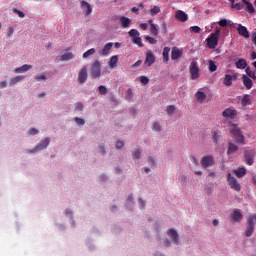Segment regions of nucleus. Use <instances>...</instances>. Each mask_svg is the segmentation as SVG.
Segmentation results:
<instances>
[{
    "instance_id": "nucleus-24",
    "label": "nucleus",
    "mask_w": 256,
    "mask_h": 256,
    "mask_svg": "<svg viewBox=\"0 0 256 256\" xmlns=\"http://www.w3.org/2000/svg\"><path fill=\"white\" fill-rule=\"evenodd\" d=\"M195 98L197 99V101L199 103H203V101H205L207 99V94H205V92L198 90L195 94Z\"/></svg>"
},
{
    "instance_id": "nucleus-12",
    "label": "nucleus",
    "mask_w": 256,
    "mask_h": 256,
    "mask_svg": "<svg viewBox=\"0 0 256 256\" xmlns=\"http://www.w3.org/2000/svg\"><path fill=\"white\" fill-rule=\"evenodd\" d=\"M167 235H168V237H170L171 241H173V243H175V245H178V243H179V233H177V230L168 229Z\"/></svg>"
},
{
    "instance_id": "nucleus-7",
    "label": "nucleus",
    "mask_w": 256,
    "mask_h": 256,
    "mask_svg": "<svg viewBox=\"0 0 256 256\" xmlns=\"http://www.w3.org/2000/svg\"><path fill=\"white\" fill-rule=\"evenodd\" d=\"M92 79H99L101 77V63L96 60L91 67Z\"/></svg>"
},
{
    "instance_id": "nucleus-42",
    "label": "nucleus",
    "mask_w": 256,
    "mask_h": 256,
    "mask_svg": "<svg viewBox=\"0 0 256 256\" xmlns=\"http://www.w3.org/2000/svg\"><path fill=\"white\" fill-rule=\"evenodd\" d=\"M158 13H161V8H159V6H154L151 10H150V15L155 16Z\"/></svg>"
},
{
    "instance_id": "nucleus-35",
    "label": "nucleus",
    "mask_w": 256,
    "mask_h": 256,
    "mask_svg": "<svg viewBox=\"0 0 256 256\" xmlns=\"http://www.w3.org/2000/svg\"><path fill=\"white\" fill-rule=\"evenodd\" d=\"M23 79H25V76H16L10 79L9 85L10 86L16 85V83L23 81Z\"/></svg>"
},
{
    "instance_id": "nucleus-21",
    "label": "nucleus",
    "mask_w": 256,
    "mask_h": 256,
    "mask_svg": "<svg viewBox=\"0 0 256 256\" xmlns=\"http://www.w3.org/2000/svg\"><path fill=\"white\" fill-rule=\"evenodd\" d=\"M81 7L82 9H85L86 16H89L91 13H93V8H91V5L87 1L83 0L81 2Z\"/></svg>"
},
{
    "instance_id": "nucleus-39",
    "label": "nucleus",
    "mask_w": 256,
    "mask_h": 256,
    "mask_svg": "<svg viewBox=\"0 0 256 256\" xmlns=\"http://www.w3.org/2000/svg\"><path fill=\"white\" fill-rule=\"evenodd\" d=\"M246 74L248 75V77H250L251 79H254V81H256L255 72L253 70H251V67L246 68Z\"/></svg>"
},
{
    "instance_id": "nucleus-34",
    "label": "nucleus",
    "mask_w": 256,
    "mask_h": 256,
    "mask_svg": "<svg viewBox=\"0 0 256 256\" xmlns=\"http://www.w3.org/2000/svg\"><path fill=\"white\" fill-rule=\"evenodd\" d=\"M73 57H75V55L72 52H67L60 57V60L71 61V59H73Z\"/></svg>"
},
{
    "instance_id": "nucleus-15",
    "label": "nucleus",
    "mask_w": 256,
    "mask_h": 256,
    "mask_svg": "<svg viewBox=\"0 0 256 256\" xmlns=\"http://www.w3.org/2000/svg\"><path fill=\"white\" fill-rule=\"evenodd\" d=\"M183 57V52L179 50V48L174 47L171 51V59L172 61H177V59H181Z\"/></svg>"
},
{
    "instance_id": "nucleus-30",
    "label": "nucleus",
    "mask_w": 256,
    "mask_h": 256,
    "mask_svg": "<svg viewBox=\"0 0 256 256\" xmlns=\"http://www.w3.org/2000/svg\"><path fill=\"white\" fill-rule=\"evenodd\" d=\"M224 85H226V87H231V85H233V76L231 74L225 75Z\"/></svg>"
},
{
    "instance_id": "nucleus-31",
    "label": "nucleus",
    "mask_w": 256,
    "mask_h": 256,
    "mask_svg": "<svg viewBox=\"0 0 256 256\" xmlns=\"http://www.w3.org/2000/svg\"><path fill=\"white\" fill-rule=\"evenodd\" d=\"M230 133L235 136L239 135L241 132V128L237 127V124H231Z\"/></svg>"
},
{
    "instance_id": "nucleus-4",
    "label": "nucleus",
    "mask_w": 256,
    "mask_h": 256,
    "mask_svg": "<svg viewBox=\"0 0 256 256\" xmlns=\"http://www.w3.org/2000/svg\"><path fill=\"white\" fill-rule=\"evenodd\" d=\"M227 182L233 191H241V184L231 175V173H227Z\"/></svg>"
},
{
    "instance_id": "nucleus-51",
    "label": "nucleus",
    "mask_w": 256,
    "mask_h": 256,
    "mask_svg": "<svg viewBox=\"0 0 256 256\" xmlns=\"http://www.w3.org/2000/svg\"><path fill=\"white\" fill-rule=\"evenodd\" d=\"M232 8L233 9H237V11H241V9H243V4L241 3H232Z\"/></svg>"
},
{
    "instance_id": "nucleus-19",
    "label": "nucleus",
    "mask_w": 256,
    "mask_h": 256,
    "mask_svg": "<svg viewBox=\"0 0 256 256\" xmlns=\"http://www.w3.org/2000/svg\"><path fill=\"white\" fill-rule=\"evenodd\" d=\"M237 31L241 37H244L245 39H249V30H247V27L239 24Z\"/></svg>"
},
{
    "instance_id": "nucleus-10",
    "label": "nucleus",
    "mask_w": 256,
    "mask_h": 256,
    "mask_svg": "<svg viewBox=\"0 0 256 256\" xmlns=\"http://www.w3.org/2000/svg\"><path fill=\"white\" fill-rule=\"evenodd\" d=\"M222 117H224L225 119H237V110L233 109V108H226L223 112H222Z\"/></svg>"
},
{
    "instance_id": "nucleus-56",
    "label": "nucleus",
    "mask_w": 256,
    "mask_h": 256,
    "mask_svg": "<svg viewBox=\"0 0 256 256\" xmlns=\"http://www.w3.org/2000/svg\"><path fill=\"white\" fill-rule=\"evenodd\" d=\"M125 144L123 143V141H117L116 143H115V147H116V149H123V146H124Z\"/></svg>"
},
{
    "instance_id": "nucleus-41",
    "label": "nucleus",
    "mask_w": 256,
    "mask_h": 256,
    "mask_svg": "<svg viewBox=\"0 0 256 256\" xmlns=\"http://www.w3.org/2000/svg\"><path fill=\"white\" fill-rule=\"evenodd\" d=\"M74 121L79 127H83V125H85V119L83 118L75 117Z\"/></svg>"
},
{
    "instance_id": "nucleus-62",
    "label": "nucleus",
    "mask_w": 256,
    "mask_h": 256,
    "mask_svg": "<svg viewBox=\"0 0 256 256\" xmlns=\"http://www.w3.org/2000/svg\"><path fill=\"white\" fill-rule=\"evenodd\" d=\"M141 60L136 61L133 65H132V69H137V67H141Z\"/></svg>"
},
{
    "instance_id": "nucleus-37",
    "label": "nucleus",
    "mask_w": 256,
    "mask_h": 256,
    "mask_svg": "<svg viewBox=\"0 0 256 256\" xmlns=\"http://www.w3.org/2000/svg\"><path fill=\"white\" fill-rule=\"evenodd\" d=\"M91 55H95V48H91L89 50H87L83 55V59H87L89 57H91Z\"/></svg>"
},
{
    "instance_id": "nucleus-25",
    "label": "nucleus",
    "mask_w": 256,
    "mask_h": 256,
    "mask_svg": "<svg viewBox=\"0 0 256 256\" xmlns=\"http://www.w3.org/2000/svg\"><path fill=\"white\" fill-rule=\"evenodd\" d=\"M119 61V57L117 55L112 56L109 61L108 65L111 69H115L117 67V62Z\"/></svg>"
},
{
    "instance_id": "nucleus-60",
    "label": "nucleus",
    "mask_w": 256,
    "mask_h": 256,
    "mask_svg": "<svg viewBox=\"0 0 256 256\" xmlns=\"http://www.w3.org/2000/svg\"><path fill=\"white\" fill-rule=\"evenodd\" d=\"M219 142V134L217 132L213 133V143Z\"/></svg>"
},
{
    "instance_id": "nucleus-49",
    "label": "nucleus",
    "mask_w": 256,
    "mask_h": 256,
    "mask_svg": "<svg viewBox=\"0 0 256 256\" xmlns=\"http://www.w3.org/2000/svg\"><path fill=\"white\" fill-rule=\"evenodd\" d=\"M98 91H99L100 95H105L107 93V88L103 85H100L98 87Z\"/></svg>"
},
{
    "instance_id": "nucleus-57",
    "label": "nucleus",
    "mask_w": 256,
    "mask_h": 256,
    "mask_svg": "<svg viewBox=\"0 0 256 256\" xmlns=\"http://www.w3.org/2000/svg\"><path fill=\"white\" fill-rule=\"evenodd\" d=\"M14 31H15V29L13 28V26H9L6 37H11V35H13Z\"/></svg>"
},
{
    "instance_id": "nucleus-53",
    "label": "nucleus",
    "mask_w": 256,
    "mask_h": 256,
    "mask_svg": "<svg viewBox=\"0 0 256 256\" xmlns=\"http://www.w3.org/2000/svg\"><path fill=\"white\" fill-rule=\"evenodd\" d=\"M98 149H99V153L101 154V155H105V144H100L99 146H98Z\"/></svg>"
},
{
    "instance_id": "nucleus-1",
    "label": "nucleus",
    "mask_w": 256,
    "mask_h": 256,
    "mask_svg": "<svg viewBox=\"0 0 256 256\" xmlns=\"http://www.w3.org/2000/svg\"><path fill=\"white\" fill-rule=\"evenodd\" d=\"M220 35H221L220 29H216L214 33L210 34V36L206 40L208 49H216L217 45H219Z\"/></svg>"
},
{
    "instance_id": "nucleus-23",
    "label": "nucleus",
    "mask_w": 256,
    "mask_h": 256,
    "mask_svg": "<svg viewBox=\"0 0 256 256\" xmlns=\"http://www.w3.org/2000/svg\"><path fill=\"white\" fill-rule=\"evenodd\" d=\"M120 23L123 29H128V27H130L131 25V19H129L128 17L122 16L120 17Z\"/></svg>"
},
{
    "instance_id": "nucleus-3",
    "label": "nucleus",
    "mask_w": 256,
    "mask_h": 256,
    "mask_svg": "<svg viewBox=\"0 0 256 256\" xmlns=\"http://www.w3.org/2000/svg\"><path fill=\"white\" fill-rule=\"evenodd\" d=\"M128 35H130L133 43H135V45H138V47H143V39H141V37H139L141 34L139 33V30L137 29H131L128 32Z\"/></svg>"
},
{
    "instance_id": "nucleus-54",
    "label": "nucleus",
    "mask_w": 256,
    "mask_h": 256,
    "mask_svg": "<svg viewBox=\"0 0 256 256\" xmlns=\"http://www.w3.org/2000/svg\"><path fill=\"white\" fill-rule=\"evenodd\" d=\"M153 131H161V124L159 122L153 124Z\"/></svg>"
},
{
    "instance_id": "nucleus-22",
    "label": "nucleus",
    "mask_w": 256,
    "mask_h": 256,
    "mask_svg": "<svg viewBox=\"0 0 256 256\" xmlns=\"http://www.w3.org/2000/svg\"><path fill=\"white\" fill-rule=\"evenodd\" d=\"M242 82L246 89H251L253 87V80H251V78H249L247 75L242 76Z\"/></svg>"
},
{
    "instance_id": "nucleus-27",
    "label": "nucleus",
    "mask_w": 256,
    "mask_h": 256,
    "mask_svg": "<svg viewBox=\"0 0 256 256\" xmlns=\"http://www.w3.org/2000/svg\"><path fill=\"white\" fill-rule=\"evenodd\" d=\"M235 66L237 67V69H247V60L241 58L236 61Z\"/></svg>"
},
{
    "instance_id": "nucleus-9",
    "label": "nucleus",
    "mask_w": 256,
    "mask_h": 256,
    "mask_svg": "<svg viewBox=\"0 0 256 256\" xmlns=\"http://www.w3.org/2000/svg\"><path fill=\"white\" fill-rule=\"evenodd\" d=\"M49 141V138H45L44 140L40 141L34 149L29 150V153H37V151L47 149V147H49Z\"/></svg>"
},
{
    "instance_id": "nucleus-32",
    "label": "nucleus",
    "mask_w": 256,
    "mask_h": 256,
    "mask_svg": "<svg viewBox=\"0 0 256 256\" xmlns=\"http://www.w3.org/2000/svg\"><path fill=\"white\" fill-rule=\"evenodd\" d=\"M230 133L235 136L239 135L241 132V128L237 127V124H231Z\"/></svg>"
},
{
    "instance_id": "nucleus-29",
    "label": "nucleus",
    "mask_w": 256,
    "mask_h": 256,
    "mask_svg": "<svg viewBox=\"0 0 256 256\" xmlns=\"http://www.w3.org/2000/svg\"><path fill=\"white\" fill-rule=\"evenodd\" d=\"M243 3L245 5V10L248 11V13H255V7H253L251 2L243 0Z\"/></svg>"
},
{
    "instance_id": "nucleus-2",
    "label": "nucleus",
    "mask_w": 256,
    "mask_h": 256,
    "mask_svg": "<svg viewBox=\"0 0 256 256\" xmlns=\"http://www.w3.org/2000/svg\"><path fill=\"white\" fill-rule=\"evenodd\" d=\"M255 223H256V214L251 215L248 218L246 231H245L246 237H251V235H253V233L255 232Z\"/></svg>"
},
{
    "instance_id": "nucleus-45",
    "label": "nucleus",
    "mask_w": 256,
    "mask_h": 256,
    "mask_svg": "<svg viewBox=\"0 0 256 256\" xmlns=\"http://www.w3.org/2000/svg\"><path fill=\"white\" fill-rule=\"evenodd\" d=\"M126 99L128 101H131V99H133V90L131 88H128L126 90Z\"/></svg>"
},
{
    "instance_id": "nucleus-58",
    "label": "nucleus",
    "mask_w": 256,
    "mask_h": 256,
    "mask_svg": "<svg viewBox=\"0 0 256 256\" xmlns=\"http://www.w3.org/2000/svg\"><path fill=\"white\" fill-rule=\"evenodd\" d=\"M28 133L29 135H37V133H39V130L35 128H30Z\"/></svg>"
},
{
    "instance_id": "nucleus-13",
    "label": "nucleus",
    "mask_w": 256,
    "mask_h": 256,
    "mask_svg": "<svg viewBox=\"0 0 256 256\" xmlns=\"http://www.w3.org/2000/svg\"><path fill=\"white\" fill-rule=\"evenodd\" d=\"M237 151H239V146L233 141L229 140L226 155H233V153H237Z\"/></svg>"
},
{
    "instance_id": "nucleus-40",
    "label": "nucleus",
    "mask_w": 256,
    "mask_h": 256,
    "mask_svg": "<svg viewBox=\"0 0 256 256\" xmlns=\"http://www.w3.org/2000/svg\"><path fill=\"white\" fill-rule=\"evenodd\" d=\"M150 33H152L154 37H157V35H159V29H157V26L155 24H152V26H150Z\"/></svg>"
},
{
    "instance_id": "nucleus-47",
    "label": "nucleus",
    "mask_w": 256,
    "mask_h": 256,
    "mask_svg": "<svg viewBox=\"0 0 256 256\" xmlns=\"http://www.w3.org/2000/svg\"><path fill=\"white\" fill-rule=\"evenodd\" d=\"M168 115H173L175 113V106L170 105L166 109Z\"/></svg>"
},
{
    "instance_id": "nucleus-5",
    "label": "nucleus",
    "mask_w": 256,
    "mask_h": 256,
    "mask_svg": "<svg viewBox=\"0 0 256 256\" xmlns=\"http://www.w3.org/2000/svg\"><path fill=\"white\" fill-rule=\"evenodd\" d=\"M200 163L203 169H207L208 167H213V165H215V158L213 155H206L201 158Z\"/></svg>"
},
{
    "instance_id": "nucleus-36",
    "label": "nucleus",
    "mask_w": 256,
    "mask_h": 256,
    "mask_svg": "<svg viewBox=\"0 0 256 256\" xmlns=\"http://www.w3.org/2000/svg\"><path fill=\"white\" fill-rule=\"evenodd\" d=\"M250 104H251V99L249 98V95L245 94L241 101V105L242 107H247V105H250Z\"/></svg>"
},
{
    "instance_id": "nucleus-46",
    "label": "nucleus",
    "mask_w": 256,
    "mask_h": 256,
    "mask_svg": "<svg viewBox=\"0 0 256 256\" xmlns=\"http://www.w3.org/2000/svg\"><path fill=\"white\" fill-rule=\"evenodd\" d=\"M34 79H35L36 81H47V76H45L44 74H42V75H36V76H34Z\"/></svg>"
},
{
    "instance_id": "nucleus-17",
    "label": "nucleus",
    "mask_w": 256,
    "mask_h": 256,
    "mask_svg": "<svg viewBox=\"0 0 256 256\" xmlns=\"http://www.w3.org/2000/svg\"><path fill=\"white\" fill-rule=\"evenodd\" d=\"M175 18L178 21H181V23H185V21H187V19H189V16L184 11L178 10L175 14Z\"/></svg>"
},
{
    "instance_id": "nucleus-38",
    "label": "nucleus",
    "mask_w": 256,
    "mask_h": 256,
    "mask_svg": "<svg viewBox=\"0 0 256 256\" xmlns=\"http://www.w3.org/2000/svg\"><path fill=\"white\" fill-rule=\"evenodd\" d=\"M217 71V64L213 60L209 61V72L210 73H215Z\"/></svg>"
},
{
    "instance_id": "nucleus-16",
    "label": "nucleus",
    "mask_w": 256,
    "mask_h": 256,
    "mask_svg": "<svg viewBox=\"0 0 256 256\" xmlns=\"http://www.w3.org/2000/svg\"><path fill=\"white\" fill-rule=\"evenodd\" d=\"M144 63L148 67H151V65H153V63H155V55L153 54V52L148 51L146 53V58H145V62Z\"/></svg>"
},
{
    "instance_id": "nucleus-61",
    "label": "nucleus",
    "mask_w": 256,
    "mask_h": 256,
    "mask_svg": "<svg viewBox=\"0 0 256 256\" xmlns=\"http://www.w3.org/2000/svg\"><path fill=\"white\" fill-rule=\"evenodd\" d=\"M139 27L142 31H147V29H149V25H147V23H141Z\"/></svg>"
},
{
    "instance_id": "nucleus-6",
    "label": "nucleus",
    "mask_w": 256,
    "mask_h": 256,
    "mask_svg": "<svg viewBox=\"0 0 256 256\" xmlns=\"http://www.w3.org/2000/svg\"><path fill=\"white\" fill-rule=\"evenodd\" d=\"M199 77H201L199 74V66L197 65V62L192 61L190 63V79L195 81L196 79H199Z\"/></svg>"
},
{
    "instance_id": "nucleus-63",
    "label": "nucleus",
    "mask_w": 256,
    "mask_h": 256,
    "mask_svg": "<svg viewBox=\"0 0 256 256\" xmlns=\"http://www.w3.org/2000/svg\"><path fill=\"white\" fill-rule=\"evenodd\" d=\"M138 203H139V206L141 207V209H144V207H145V201H143V199L139 198V199H138Z\"/></svg>"
},
{
    "instance_id": "nucleus-33",
    "label": "nucleus",
    "mask_w": 256,
    "mask_h": 256,
    "mask_svg": "<svg viewBox=\"0 0 256 256\" xmlns=\"http://www.w3.org/2000/svg\"><path fill=\"white\" fill-rule=\"evenodd\" d=\"M235 142L240 144H245V136L243 135V132H240L239 134L234 135Z\"/></svg>"
},
{
    "instance_id": "nucleus-64",
    "label": "nucleus",
    "mask_w": 256,
    "mask_h": 256,
    "mask_svg": "<svg viewBox=\"0 0 256 256\" xmlns=\"http://www.w3.org/2000/svg\"><path fill=\"white\" fill-rule=\"evenodd\" d=\"M252 43L253 45H256V33L252 32Z\"/></svg>"
},
{
    "instance_id": "nucleus-48",
    "label": "nucleus",
    "mask_w": 256,
    "mask_h": 256,
    "mask_svg": "<svg viewBox=\"0 0 256 256\" xmlns=\"http://www.w3.org/2000/svg\"><path fill=\"white\" fill-rule=\"evenodd\" d=\"M145 40L148 41L151 45H155V43H157V40L151 36H145Z\"/></svg>"
},
{
    "instance_id": "nucleus-20",
    "label": "nucleus",
    "mask_w": 256,
    "mask_h": 256,
    "mask_svg": "<svg viewBox=\"0 0 256 256\" xmlns=\"http://www.w3.org/2000/svg\"><path fill=\"white\" fill-rule=\"evenodd\" d=\"M30 69H33V65L24 64L21 67L15 68L14 73H27V71H30Z\"/></svg>"
},
{
    "instance_id": "nucleus-55",
    "label": "nucleus",
    "mask_w": 256,
    "mask_h": 256,
    "mask_svg": "<svg viewBox=\"0 0 256 256\" xmlns=\"http://www.w3.org/2000/svg\"><path fill=\"white\" fill-rule=\"evenodd\" d=\"M227 24H228L227 19H221V20L218 22V25H220V27H227Z\"/></svg>"
},
{
    "instance_id": "nucleus-11",
    "label": "nucleus",
    "mask_w": 256,
    "mask_h": 256,
    "mask_svg": "<svg viewBox=\"0 0 256 256\" xmlns=\"http://www.w3.org/2000/svg\"><path fill=\"white\" fill-rule=\"evenodd\" d=\"M89 74H87V66H83L80 71L78 72V83L79 85H83L85 81H87V77Z\"/></svg>"
},
{
    "instance_id": "nucleus-50",
    "label": "nucleus",
    "mask_w": 256,
    "mask_h": 256,
    "mask_svg": "<svg viewBox=\"0 0 256 256\" xmlns=\"http://www.w3.org/2000/svg\"><path fill=\"white\" fill-rule=\"evenodd\" d=\"M140 82L142 85H148L149 84V78L147 76H141L140 77Z\"/></svg>"
},
{
    "instance_id": "nucleus-28",
    "label": "nucleus",
    "mask_w": 256,
    "mask_h": 256,
    "mask_svg": "<svg viewBox=\"0 0 256 256\" xmlns=\"http://www.w3.org/2000/svg\"><path fill=\"white\" fill-rule=\"evenodd\" d=\"M113 48V42L107 43L104 48L102 49L101 55L107 56L109 55V52Z\"/></svg>"
},
{
    "instance_id": "nucleus-18",
    "label": "nucleus",
    "mask_w": 256,
    "mask_h": 256,
    "mask_svg": "<svg viewBox=\"0 0 256 256\" xmlns=\"http://www.w3.org/2000/svg\"><path fill=\"white\" fill-rule=\"evenodd\" d=\"M232 173L238 178L241 179L247 175V169L245 167L238 168L236 170H232Z\"/></svg>"
},
{
    "instance_id": "nucleus-59",
    "label": "nucleus",
    "mask_w": 256,
    "mask_h": 256,
    "mask_svg": "<svg viewBox=\"0 0 256 256\" xmlns=\"http://www.w3.org/2000/svg\"><path fill=\"white\" fill-rule=\"evenodd\" d=\"M180 181H181L182 185H187V176L181 175Z\"/></svg>"
},
{
    "instance_id": "nucleus-14",
    "label": "nucleus",
    "mask_w": 256,
    "mask_h": 256,
    "mask_svg": "<svg viewBox=\"0 0 256 256\" xmlns=\"http://www.w3.org/2000/svg\"><path fill=\"white\" fill-rule=\"evenodd\" d=\"M232 221L234 223H239L243 220V214L241 213V210L239 209H234L231 213Z\"/></svg>"
},
{
    "instance_id": "nucleus-52",
    "label": "nucleus",
    "mask_w": 256,
    "mask_h": 256,
    "mask_svg": "<svg viewBox=\"0 0 256 256\" xmlns=\"http://www.w3.org/2000/svg\"><path fill=\"white\" fill-rule=\"evenodd\" d=\"M190 31L192 33H201V28L199 26H192L190 27Z\"/></svg>"
},
{
    "instance_id": "nucleus-8",
    "label": "nucleus",
    "mask_w": 256,
    "mask_h": 256,
    "mask_svg": "<svg viewBox=\"0 0 256 256\" xmlns=\"http://www.w3.org/2000/svg\"><path fill=\"white\" fill-rule=\"evenodd\" d=\"M244 159L246 165H253L255 163V150L244 151Z\"/></svg>"
},
{
    "instance_id": "nucleus-44",
    "label": "nucleus",
    "mask_w": 256,
    "mask_h": 256,
    "mask_svg": "<svg viewBox=\"0 0 256 256\" xmlns=\"http://www.w3.org/2000/svg\"><path fill=\"white\" fill-rule=\"evenodd\" d=\"M132 158L135 159H141V150L140 149H136L133 153H132Z\"/></svg>"
},
{
    "instance_id": "nucleus-43",
    "label": "nucleus",
    "mask_w": 256,
    "mask_h": 256,
    "mask_svg": "<svg viewBox=\"0 0 256 256\" xmlns=\"http://www.w3.org/2000/svg\"><path fill=\"white\" fill-rule=\"evenodd\" d=\"M12 11L13 13H15V15H18V17H20L21 19L25 18V13L23 11H20L17 8H13Z\"/></svg>"
},
{
    "instance_id": "nucleus-26",
    "label": "nucleus",
    "mask_w": 256,
    "mask_h": 256,
    "mask_svg": "<svg viewBox=\"0 0 256 256\" xmlns=\"http://www.w3.org/2000/svg\"><path fill=\"white\" fill-rule=\"evenodd\" d=\"M171 51V48L164 47L162 57H163V63L168 64L169 63V52Z\"/></svg>"
}]
</instances>
